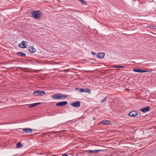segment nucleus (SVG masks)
<instances>
[{
    "label": "nucleus",
    "mask_w": 156,
    "mask_h": 156,
    "mask_svg": "<svg viewBox=\"0 0 156 156\" xmlns=\"http://www.w3.org/2000/svg\"><path fill=\"white\" fill-rule=\"evenodd\" d=\"M52 98L54 99H65L67 98L66 95H63L61 94H55L52 96Z\"/></svg>",
    "instance_id": "1"
},
{
    "label": "nucleus",
    "mask_w": 156,
    "mask_h": 156,
    "mask_svg": "<svg viewBox=\"0 0 156 156\" xmlns=\"http://www.w3.org/2000/svg\"><path fill=\"white\" fill-rule=\"evenodd\" d=\"M41 12L39 11H35L32 12L31 14L35 19H38L41 16Z\"/></svg>",
    "instance_id": "2"
},
{
    "label": "nucleus",
    "mask_w": 156,
    "mask_h": 156,
    "mask_svg": "<svg viewBox=\"0 0 156 156\" xmlns=\"http://www.w3.org/2000/svg\"><path fill=\"white\" fill-rule=\"evenodd\" d=\"M45 93L44 91L41 90H36L34 91L33 95L34 96L38 95L44 96L45 95Z\"/></svg>",
    "instance_id": "3"
},
{
    "label": "nucleus",
    "mask_w": 156,
    "mask_h": 156,
    "mask_svg": "<svg viewBox=\"0 0 156 156\" xmlns=\"http://www.w3.org/2000/svg\"><path fill=\"white\" fill-rule=\"evenodd\" d=\"M133 70L136 72L139 73H145L146 72H151L150 71L146 70L144 69H139L138 68H135Z\"/></svg>",
    "instance_id": "4"
},
{
    "label": "nucleus",
    "mask_w": 156,
    "mask_h": 156,
    "mask_svg": "<svg viewBox=\"0 0 156 156\" xmlns=\"http://www.w3.org/2000/svg\"><path fill=\"white\" fill-rule=\"evenodd\" d=\"M68 104L67 101H60L57 103L56 105V106H62L66 105Z\"/></svg>",
    "instance_id": "5"
},
{
    "label": "nucleus",
    "mask_w": 156,
    "mask_h": 156,
    "mask_svg": "<svg viewBox=\"0 0 156 156\" xmlns=\"http://www.w3.org/2000/svg\"><path fill=\"white\" fill-rule=\"evenodd\" d=\"M76 90H79V91L80 92H84L86 93L87 92L88 94H90L91 93L90 90L88 89H87V90H85L83 88H80L79 89V88H77L76 89Z\"/></svg>",
    "instance_id": "6"
},
{
    "label": "nucleus",
    "mask_w": 156,
    "mask_h": 156,
    "mask_svg": "<svg viewBox=\"0 0 156 156\" xmlns=\"http://www.w3.org/2000/svg\"><path fill=\"white\" fill-rule=\"evenodd\" d=\"M150 109L151 108L150 107L148 106L140 109V111H142L144 113H146L149 112L150 110Z\"/></svg>",
    "instance_id": "7"
},
{
    "label": "nucleus",
    "mask_w": 156,
    "mask_h": 156,
    "mask_svg": "<svg viewBox=\"0 0 156 156\" xmlns=\"http://www.w3.org/2000/svg\"><path fill=\"white\" fill-rule=\"evenodd\" d=\"M71 105L75 107H78L80 106V101H76L72 103Z\"/></svg>",
    "instance_id": "8"
},
{
    "label": "nucleus",
    "mask_w": 156,
    "mask_h": 156,
    "mask_svg": "<svg viewBox=\"0 0 156 156\" xmlns=\"http://www.w3.org/2000/svg\"><path fill=\"white\" fill-rule=\"evenodd\" d=\"M27 42L25 41H22V44H19V46L20 47L22 48H25L27 47Z\"/></svg>",
    "instance_id": "9"
},
{
    "label": "nucleus",
    "mask_w": 156,
    "mask_h": 156,
    "mask_svg": "<svg viewBox=\"0 0 156 156\" xmlns=\"http://www.w3.org/2000/svg\"><path fill=\"white\" fill-rule=\"evenodd\" d=\"M138 113L137 112L133 111L131 112L128 114V115L130 116L135 117L138 115Z\"/></svg>",
    "instance_id": "10"
},
{
    "label": "nucleus",
    "mask_w": 156,
    "mask_h": 156,
    "mask_svg": "<svg viewBox=\"0 0 156 156\" xmlns=\"http://www.w3.org/2000/svg\"><path fill=\"white\" fill-rule=\"evenodd\" d=\"M23 132H25L27 133H30L32 132V129L29 128H25L23 129Z\"/></svg>",
    "instance_id": "11"
},
{
    "label": "nucleus",
    "mask_w": 156,
    "mask_h": 156,
    "mask_svg": "<svg viewBox=\"0 0 156 156\" xmlns=\"http://www.w3.org/2000/svg\"><path fill=\"white\" fill-rule=\"evenodd\" d=\"M105 55V53L104 52H99L97 55V57L100 58H104Z\"/></svg>",
    "instance_id": "12"
},
{
    "label": "nucleus",
    "mask_w": 156,
    "mask_h": 156,
    "mask_svg": "<svg viewBox=\"0 0 156 156\" xmlns=\"http://www.w3.org/2000/svg\"><path fill=\"white\" fill-rule=\"evenodd\" d=\"M28 50L31 53H34L36 51V49L33 46H30L29 47Z\"/></svg>",
    "instance_id": "13"
},
{
    "label": "nucleus",
    "mask_w": 156,
    "mask_h": 156,
    "mask_svg": "<svg viewBox=\"0 0 156 156\" xmlns=\"http://www.w3.org/2000/svg\"><path fill=\"white\" fill-rule=\"evenodd\" d=\"M101 122L102 124L106 125H109L111 124V122L110 121L106 120H102Z\"/></svg>",
    "instance_id": "14"
},
{
    "label": "nucleus",
    "mask_w": 156,
    "mask_h": 156,
    "mask_svg": "<svg viewBox=\"0 0 156 156\" xmlns=\"http://www.w3.org/2000/svg\"><path fill=\"white\" fill-rule=\"evenodd\" d=\"M41 102H38V103H34V104H31L29 106V108H31L32 107H34L36 106L37 105H41Z\"/></svg>",
    "instance_id": "15"
},
{
    "label": "nucleus",
    "mask_w": 156,
    "mask_h": 156,
    "mask_svg": "<svg viewBox=\"0 0 156 156\" xmlns=\"http://www.w3.org/2000/svg\"><path fill=\"white\" fill-rule=\"evenodd\" d=\"M16 55L23 57H25L26 55L25 53L21 52H17L16 53Z\"/></svg>",
    "instance_id": "16"
},
{
    "label": "nucleus",
    "mask_w": 156,
    "mask_h": 156,
    "mask_svg": "<svg viewBox=\"0 0 156 156\" xmlns=\"http://www.w3.org/2000/svg\"><path fill=\"white\" fill-rule=\"evenodd\" d=\"M102 151V150H93V151L90 150V151H89V152L90 153H92V152H94L95 153H98V152H100Z\"/></svg>",
    "instance_id": "17"
},
{
    "label": "nucleus",
    "mask_w": 156,
    "mask_h": 156,
    "mask_svg": "<svg viewBox=\"0 0 156 156\" xmlns=\"http://www.w3.org/2000/svg\"><path fill=\"white\" fill-rule=\"evenodd\" d=\"M22 147L23 145L20 142H18V143L17 144L16 147L17 148L21 147Z\"/></svg>",
    "instance_id": "18"
},
{
    "label": "nucleus",
    "mask_w": 156,
    "mask_h": 156,
    "mask_svg": "<svg viewBox=\"0 0 156 156\" xmlns=\"http://www.w3.org/2000/svg\"><path fill=\"white\" fill-rule=\"evenodd\" d=\"M107 96H106L104 98V99H103L101 100V103H102L104 102H105V101L107 99Z\"/></svg>",
    "instance_id": "19"
},
{
    "label": "nucleus",
    "mask_w": 156,
    "mask_h": 156,
    "mask_svg": "<svg viewBox=\"0 0 156 156\" xmlns=\"http://www.w3.org/2000/svg\"><path fill=\"white\" fill-rule=\"evenodd\" d=\"M114 67L115 68H124L125 66H114Z\"/></svg>",
    "instance_id": "20"
},
{
    "label": "nucleus",
    "mask_w": 156,
    "mask_h": 156,
    "mask_svg": "<svg viewBox=\"0 0 156 156\" xmlns=\"http://www.w3.org/2000/svg\"><path fill=\"white\" fill-rule=\"evenodd\" d=\"M82 2L84 5H86L87 4V2L86 1L83 0Z\"/></svg>",
    "instance_id": "21"
},
{
    "label": "nucleus",
    "mask_w": 156,
    "mask_h": 156,
    "mask_svg": "<svg viewBox=\"0 0 156 156\" xmlns=\"http://www.w3.org/2000/svg\"><path fill=\"white\" fill-rule=\"evenodd\" d=\"M91 54L93 55H96V53L94 51H91Z\"/></svg>",
    "instance_id": "22"
},
{
    "label": "nucleus",
    "mask_w": 156,
    "mask_h": 156,
    "mask_svg": "<svg viewBox=\"0 0 156 156\" xmlns=\"http://www.w3.org/2000/svg\"><path fill=\"white\" fill-rule=\"evenodd\" d=\"M62 156H69L66 154H63Z\"/></svg>",
    "instance_id": "23"
},
{
    "label": "nucleus",
    "mask_w": 156,
    "mask_h": 156,
    "mask_svg": "<svg viewBox=\"0 0 156 156\" xmlns=\"http://www.w3.org/2000/svg\"><path fill=\"white\" fill-rule=\"evenodd\" d=\"M80 1L82 2V1H83V0H79Z\"/></svg>",
    "instance_id": "24"
},
{
    "label": "nucleus",
    "mask_w": 156,
    "mask_h": 156,
    "mask_svg": "<svg viewBox=\"0 0 156 156\" xmlns=\"http://www.w3.org/2000/svg\"><path fill=\"white\" fill-rule=\"evenodd\" d=\"M80 1L82 2V1H83V0H79Z\"/></svg>",
    "instance_id": "25"
}]
</instances>
